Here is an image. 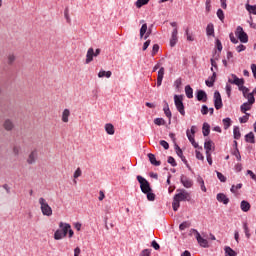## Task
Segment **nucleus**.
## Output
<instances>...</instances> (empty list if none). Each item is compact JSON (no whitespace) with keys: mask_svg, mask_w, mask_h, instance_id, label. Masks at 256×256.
Instances as JSON below:
<instances>
[{"mask_svg":"<svg viewBox=\"0 0 256 256\" xmlns=\"http://www.w3.org/2000/svg\"><path fill=\"white\" fill-rule=\"evenodd\" d=\"M197 183H199L201 191L207 193V188L205 187V180H203V177L198 176Z\"/></svg>","mask_w":256,"mask_h":256,"instance_id":"nucleus-26","label":"nucleus"},{"mask_svg":"<svg viewBox=\"0 0 256 256\" xmlns=\"http://www.w3.org/2000/svg\"><path fill=\"white\" fill-rule=\"evenodd\" d=\"M177 35H178V30L177 28H174L172 31L171 39H170V47H175L177 45V41L179 40L177 38Z\"/></svg>","mask_w":256,"mask_h":256,"instance_id":"nucleus-15","label":"nucleus"},{"mask_svg":"<svg viewBox=\"0 0 256 256\" xmlns=\"http://www.w3.org/2000/svg\"><path fill=\"white\" fill-rule=\"evenodd\" d=\"M145 33H147V23L142 24V26L140 28L141 39H143V37L145 36Z\"/></svg>","mask_w":256,"mask_h":256,"instance_id":"nucleus-43","label":"nucleus"},{"mask_svg":"<svg viewBox=\"0 0 256 256\" xmlns=\"http://www.w3.org/2000/svg\"><path fill=\"white\" fill-rule=\"evenodd\" d=\"M93 57H97L95 55V50L93 48H89L86 54L85 64L89 65V63L93 61Z\"/></svg>","mask_w":256,"mask_h":256,"instance_id":"nucleus-11","label":"nucleus"},{"mask_svg":"<svg viewBox=\"0 0 256 256\" xmlns=\"http://www.w3.org/2000/svg\"><path fill=\"white\" fill-rule=\"evenodd\" d=\"M201 113L202 115H207L209 113V107L207 105H202Z\"/></svg>","mask_w":256,"mask_h":256,"instance_id":"nucleus-61","label":"nucleus"},{"mask_svg":"<svg viewBox=\"0 0 256 256\" xmlns=\"http://www.w3.org/2000/svg\"><path fill=\"white\" fill-rule=\"evenodd\" d=\"M243 229H244V233H245L247 239H251V233L249 232V226L247 225L246 222L243 224Z\"/></svg>","mask_w":256,"mask_h":256,"instance_id":"nucleus-44","label":"nucleus"},{"mask_svg":"<svg viewBox=\"0 0 256 256\" xmlns=\"http://www.w3.org/2000/svg\"><path fill=\"white\" fill-rule=\"evenodd\" d=\"M105 131L108 135H115V126H113L111 123H108L105 125Z\"/></svg>","mask_w":256,"mask_h":256,"instance_id":"nucleus-24","label":"nucleus"},{"mask_svg":"<svg viewBox=\"0 0 256 256\" xmlns=\"http://www.w3.org/2000/svg\"><path fill=\"white\" fill-rule=\"evenodd\" d=\"M165 107L163 108L165 116L169 119V124H171V117H173V114L171 113V109H169V103L167 101H164Z\"/></svg>","mask_w":256,"mask_h":256,"instance_id":"nucleus-20","label":"nucleus"},{"mask_svg":"<svg viewBox=\"0 0 256 256\" xmlns=\"http://www.w3.org/2000/svg\"><path fill=\"white\" fill-rule=\"evenodd\" d=\"M210 63H211V71L212 73H215V71H219V66L217 65V62L215 61V59L211 58L210 59Z\"/></svg>","mask_w":256,"mask_h":256,"instance_id":"nucleus-40","label":"nucleus"},{"mask_svg":"<svg viewBox=\"0 0 256 256\" xmlns=\"http://www.w3.org/2000/svg\"><path fill=\"white\" fill-rule=\"evenodd\" d=\"M174 104L177 109V111L185 117V104H183V95H174Z\"/></svg>","mask_w":256,"mask_h":256,"instance_id":"nucleus-2","label":"nucleus"},{"mask_svg":"<svg viewBox=\"0 0 256 256\" xmlns=\"http://www.w3.org/2000/svg\"><path fill=\"white\" fill-rule=\"evenodd\" d=\"M240 111L242 113H247V111H251V104L249 102H245L240 106Z\"/></svg>","mask_w":256,"mask_h":256,"instance_id":"nucleus-31","label":"nucleus"},{"mask_svg":"<svg viewBox=\"0 0 256 256\" xmlns=\"http://www.w3.org/2000/svg\"><path fill=\"white\" fill-rule=\"evenodd\" d=\"M249 117H251V114L245 113L244 116L239 118L240 123H247V121H249Z\"/></svg>","mask_w":256,"mask_h":256,"instance_id":"nucleus-47","label":"nucleus"},{"mask_svg":"<svg viewBox=\"0 0 256 256\" xmlns=\"http://www.w3.org/2000/svg\"><path fill=\"white\" fill-rule=\"evenodd\" d=\"M234 139L239 140L241 139V131L239 130V126H235L233 129Z\"/></svg>","mask_w":256,"mask_h":256,"instance_id":"nucleus-37","label":"nucleus"},{"mask_svg":"<svg viewBox=\"0 0 256 256\" xmlns=\"http://www.w3.org/2000/svg\"><path fill=\"white\" fill-rule=\"evenodd\" d=\"M238 89H239V91H242L243 97H245V95H247V93H249V88L245 87L244 85L238 86Z\"/></svg>","mask_w":256,"mask_h":256,"instance_id":"nucleus-52","label":"nucleus"},{"mask_svg":"<svg viewBox=\"0 0 256 256\" xmlns=\"http://www.w3.org/2000/svg\"><path fill=\"white\" fill-rule=\"evenodd\" d=\"M232 155L236 157L237 161H241V152H239V148H236L233 152Z\"/></svg>","mask_w":256,"mask_h":256,"instance_id":"nucleus-51","label":"nucleus"},{"mask_svg":"<svg viewBox=\"0 0 256 256\" xmlns=\"http://www.w3.org/2000/svg\"><path fill=\"white\" fill-rule=\"evenodd\" d=\"M216 49L221 53L223 51V44L221 43V40L216 39Z\"/></svg>","mask_w":256,"mask_h":256,"instance_id":"nucleus-55","label":"nucleus"},{"mask_svg":"<svg viewBox=\"0 0 256 256\" xmlns=\"http://www.w3.org/2000/svg\"><path fill=\"white\" fill-rule=\"evenodd\" d=\"M157 53H159V44H154L152 48V57H154V55H157Z\"/></svg>","mask_w":256,"mask_h":256,"instance_id":"nucleus-58","label":"nucleus"},{"mask_svg":"<svg viewBox=\"0 0 256 256\" xmlns=\"http://www.w3.org/2000/svg\"><path fill=\"white\" fill-rule=\"evenodd\" d=\"M177 201H191V194L185 189H177V194L174 195Z\"/></svg>","mask_w":256,"mask_h":256,"instance_id":"nucleus-5","label":"nucleus"},{"mask_svg":"<svg viewBox=\"0 0 256 256\" xmlns=\"http://www.w3.org/2000/svg\"><path fill=\"white\" fill-rule=\"evenodd\" d=\"M217 178L219 179V181L221 183H227V177H225V175H223V173L219 172V171H215Z\"/></svg>","mask_w":256,"mask_h":256,"instance_id":"nucleus-41","label":"nucleus"},{"mask_svg":"<svg viewBox=\"0 0 256 256\" xmlns=\"http://www.w3.org/2000/svg\"><path fill=\"white\" fill-rule=\"evenodd\" d=\"M212 147H213V142L211 140H208L204 143V149L206 151V154L211 153Z\"/></svg>","mask_w":256,"mask_h":256,"instance_id":"nucleus-33","label":"nucleus"},{"mask_svg":"<svg viewBox=\"0 0 256 256\" xmlns=\"http://www.w3.org/2000/svg\"><path fill=\"white\" fill-rule=\"evenodd\" d=\"M222 123H223L225 130L229 129V127H231V123H232L231 118H224L222 120Z\"/></svg>","mask_w":256,"mask_h":256,"instance_id":"nucleus-42","label":"nucleus"},{"mask_svg":"<svg viewBox=\"0 0 256 256\" xmlns=\"http://www.w3.org/2000/svg\"><path fill=\"white\" fill-rule=\"evenodd\" d=\"M235 35L237 39H239L240 43H249V36L247 32L243 30V27L238 26L235 31Z\"/></svg>","mask_w":256,"mask_h":256,"instance_id":"nucleus-6","label":"nucleus"},{"mask_svg":"<svg viewBox=\"0 0 256 256\" xmlns=\"http://www.w3.org/2000/svg\"><path fill=\"white\" fill-rule=\"evenodd\" d=\"M206 35H208V37H212L215 35V27L213 26V23L207 25Z\"/></svg>","mask_w":256,"mask_h":256,"instance_id":"nucleus-23","label":"nucleus"},{"mask_svg":"<svg viewBox=\"0 0 256 256\" xmlns=\"http://www.w3.org/2000/svg\"><path fill=\"white\" fill-rule=\"evenodd\" d=\"M202 133L204 137H209V133H211V125L205 122L202 126Z\"/></svg>","mask_w":256,"mask_h":256,"instance_id":"nucleus-22","label":"nucleus"},{"mask_svg":"<svg viewBox=\"0 0 256 256\" xmlns=\"http://www.w3.org/2000/svg\"><path fill=\"white\" fill-rule=\"evenodd\" d=\"M150 1L151 0H137L135 2V6L137 7V9H141V7L148 5Z\"/></svg>","mask_w":256,"mask_h":256,"instance_id":"nucleus-32","label":"nucleus"},{"mask_svg":"<svg viewBox=\"0 0 256 256\" xmlns=\"http://www.w3.org/2000/svg\"><path fill=\"white\" fill-rule=\"evenodd\" d=\"M65 236H63V232L61 231V229H58L55 231L54 233V239L55 241H60V239H63Z\"/></svg>","mask_w":256,"mask_h":256,"instance_id":"nucleus-38","label":"nucleus"},{"mask_svg":"<svg viewBox=\"0 0 256 256\" xmlns=\"http://www.w3.org/2000/svg\"><path fill=\"white\" fill-rule=\"evenodd\" d=\"M245 99H248L249 105H253L255 103V95L251 92L248 94H245Z\"/></svg>","mask_w":256,"mask_h":256,"instance_id":"nucleus-34","label":"nucleus"},{"mask_svg":"<svg viewBox=\"0 0 256 256\" xmlns=\"http://www.w3.org/2000/svg\"><path fill=\"white\" fill-rule=\"evenodd\" d=\"M36 159H37V150L35 149L29 154L28 159H27V164L33 165V163H35Z\"/></svg>","mask_w":256,"mask_h":256,"instance_id":"nucleus-18","label":"nucleus"},{"mask_svg":"<svg viewBox=\"0 0 256 256\" xmlns=\"http://www.w3.org/2000/svg\"><path fill=\"white\" fill-rule=\"evenodd\" d=\"M111 75H113V73L111 71H105V70H100V72L98 73V77L100 79L103 77H106L107 79H109L111 77Z\"/></svg>","mask_w":256,"mask_h":256,"instance_id":"nucleus-30","label":"nucleus"},{"mask_svg":"<svg viewBox=\"0 0 256 256\" xmlns=\"http://www.w3.org/2000/svg\"><path fill=\"white\" fill-rule=\"evenodd\" d=\"M148 159L151 165H154V167H159V165H161V161H158L157 158L155 157V154L153 153L148 154Z\"/></svg>","mask_w":256,"mask_h":256,"instance_id":"nucleus-19","label":"nucleus"},{"mask_svg":"<svg viewBox=\"0 0 256 256\" xmlns=\"http://www.w3.org/2000/svg\"><path fill=\"white\" fill-rule=\"evenodd\" d=\"M246 11L252 15H256V5H250L249 3L246 4Z\"/></svg>","mask_w":256,"mask_h":256,"instance_id":"nucleus-35","label":"nucleus"},{"mask_svg":"<svg viewBox=\"0 0 256 256\" xmlns=\"http://www.w3.org/2000/svg\"><path fill=\"white\" fill-rule=\"evenodd\" d=\"M151 247H153V249H155V251H159V249H161V246L159 245V243H157V241L153 240L151 242Z\"/></svg>","mask_w":256,"mask_h":256,"instance_id":"nucleus-60","label":"nucleus"},{"mask_svg":"<svg viewBox=\"0 0 256 256\" xmlns=\"http://www.w3.org/2000/svg\"><path fill=\"white\" fill-rule=\"evenodd\" d=\"M144 195H146L148 201L155 200V193H153V191H148V192L144 193Z\"/></svg>","mask_w":256,"mask_h":256,"instance_id":"nucleus-46","label":"nucleus"},{"mask_svg":"<svg viewBox=\"0 0 256 256\" xmlns=\"http://www.w3.org/2000/svg\"><path fill=\"white\" fill-rule=\"evenodd\" d=\"M163 77H165V68L161 67L158 71V76H157V87H161L163 83Z\"/></svg>","mask_w":256,"mask_h":256,"instance_id":"nucleus-14","label":"nucleus"},{"mask_svg":"<svg viewBox=\"0 0 256 256\" xmlns=\"http://www.w3.org/2000/svg\"><path fill=\"white\" fill-rule=\"evenodd\" d=\"M81 175H82L81 168H77V169L75 170V172H74L73 177H74V179H79V177H81Z\"/></svg>","mask_w":256,"mask_h":256,"instance_id":"nucleus-59","label":"nucleus"},{"mask_svg":"<svg viewBox=\"0 0 256 256\" xmlns=\"http://www.w3.org/2000/svg\"><path fill=\"white\" fill-rule=\"evenodd\" d=\"M167 163H169L172 167H177V161H175L173 156L168 157Z\"/></svg>","mask_w":256,"mask_h":256,"instance_id":"nucleus-49","label":"nucleus"},{"mask_svg":"<svg viewBox=\"0 0 256 256\" xmlns=\"http://www.w3.org/2000/svg\"><path fill=\"white\" fill-rule=\"evenodd\" d=\"M245 141L246 143H255V134L253 132H249L245 135Z\"/></svg>","mask_w":256,"mask_h":256,"instance_id":"nucleus-29","label":"nucleus"},{"mask_svg":"<svg viewBox=\"0 0 256 256\" xmlns=\"http://www.w3.org/2000/svg\"><path fill=\"white\" fill-rule=\"evenodd\" d=\"M165 119H163V118H156V119H154V124L155 125H158V126H161V125H165Z\"/></svg>","mask_w":256,"mask_h":256,"instance_id":"nucleus-53","label":"nucleus"},{"mask_svg":"<svg viewBox=\"0 0 256 256\" xmlns=\"http://www.w3.org/2000/svg\"><path fill=\"white\" fill-rule=\"evenodd\" d=\"M139 256H151V249H144L140 252Z\"/></svg>","mask_w":256,"mask_h":256,"instance_id":"nucleus-56","label":"nucleus"},{"mask_svg":"<svg viewBox=\"0 0 256 256\" xmlns=\"http://www.w3.org/2000/svg\"><path fill=\"white\" fill-rule=\"evenodd\" d=\"M3 128L5 131H13L15 129V123L11 119H6L3 123Z\"/></svg>","mask_w":256,"mask_h":256,"instance_id":"nucleus-13","label":"nucleus"},{"mask_svg":"<svg viewBox=\"0 0 256 256\" xmlns=\"http://www.w3.org/2000/svg\"><path fill=\"white\" fill-rule=\"evenodd\" d=\"M240 209L244 213H247L251 210V204L247 200H242L241 203H240Z\"/></svg>","mask_w":256,"mask_h":256,"instance_id":"nucleus-17","label":"nucleus"},{"mask_svg":"<svg viewBox=\"0 0 256 256\" xmlns=\"http://www.w3.org/2000/svg\"><path fill=\"white\" fill-rule=\"evenodd\" d=\"M160 145H161V147H163V149H165V151H167L169 149V142L168 141L161 140Z\"/></svg>","mask_w":256,"mask_h":256,"instance_id":"nucleus-57","label":"nucleus"},{"mask_svg":"<svg viewBox=\"0 0 256 256\" xmlns=\"http://www.w3.org/2000/svg\"><path fill=\"white\" fill-rule=\"evenodd\" d=\"M191 227V223L189 221H184L179 225L180 231H185L186 229H189Z\"/></svg>","mask_w":256,"mask_h":256,"instance_id":"nucleus-39","label":"nucleus"},{"mask_svg":"<svg viewBox=\"0 0 256 256\" xmlns=\"http://www.w3.org/2000/svg\"><path fill=\"white\" fill-rule=\"evenodd\" d=\"M180 182L182 183L183 187H185L186 189H191V187H193V180H191L184 174L181 175Z\"/></svg>","mask_w":256,"mask_h":256,"instance_id":"nucleus-9","label":"nucleus"},{"mask_svg":"<svg viewBox=\"0 0 256 256\" xmlns=\"http://www.w3.org/2000/svg\"><path fill=\"white\" fill-rule=\"evenodd\" d=\"M136 179H137L138 183H140V189H141L142 193L145 194V193H149V191H153V189L151 188V184L143 176L138 175L136 177Z\"/></svg>","mask_w":256,"mask_h":256,"instance_id":"nucleus-4","label":"nucleus"},{"mask_svg":"<svg viewBox=\"0 0 256 256\" xmlns=\"http://www.w3.org/2000/svg\"><path fill=\"white\" fill-rule=\"evenodd\" d=\"M231 78L228 79V83L231 85H237V87H241V85H245V79L237 77L235 74H231Z\"/></svg>","mask_w":256,"mask_h":256,"instance_id":"nucleus-8","label":"nucleus"},{"mask_svg":"<svg viewBox=\"0 0 256 256\" xmlns=\"http://www.w3.org/2000/svg\"><path fill=\"white\" fill-rule=\"evenodd\" d=\"M224 251H225V256H237V252H235V250H233L229 246H225Z\"/></svg>","mask_w":256,"mask_h":256,"instance_id":"nucleus-28","label":"nucleus"},{"mask_svg":"<svg viewBox=\"0 0 256 256\" xmlns=\"http://www.w3.org/2000/svg\"><path fill=\"white\" fill-rule=\"evenodd\" d=\"M182 83L183 82H182L181 78H178L175 80L174 86L176 87V89H179L181 87Z\"/></svg>","mask_w":256,"mask_h":256,"instance_id":"nucleus-63","label":"nucleus"},{"mask_svg":"<svg viewBox=\"0 0 256 256\" xmlns=\"http://www.w3.org/2000/svg\"><path fill=\"white\" fill-rule=\"evenodd\" d=\"M15 59H16L15 55L9 54L7 58L8 65H13V63H15Z\"/></svg>","mask_w":256,"mask_h":256,"instance_id":"nucleus-50","label":"nucleus"},{"mask_svg":"<svg viewBox=\"0 0 256 256\" xmlns=\"http://www.w3.org/2000/svg\"><path fill=\"white\" fill-rule=\"evenodd\" d=\"M214 107L217 111L223 108V99L221 98V93L217 90L214 92Z\"/></svg>","mask_w":256,"mask_h":256,"instance_id":"nucleus-7","label":"nucleus"},{"mask_svg":"<svg viewBox=\"0 0 256 256\" xmlns=\"http://www.w3.org/2000/svg\"><path fill=\"white\" fill-rule=\"evenodd\" d=\"M186 135H187L188 141H190L193 148L199 149V144L195 142V136H192L189 130L186 131Z\"/></svg>","mask_w":256,"mask_h":256,"instance_id":"nucleus-21","label":"nucleus"},{"mask_svg":"<svg viewBox=\"0 0 256 256\" xmlns=\"http://www.w3.org/2000/svg\"><path fill=\"white\" fill-rule=\"evenodd\" d=\"M189 235H195L196 237V241L198 242V245H200V247H204V249H207V247H209V241H207V239L202 238L201 234L199 233V231H197V229H191Z\"/></svg>","mask_w":256,"mask_h":256,"instance_id":"nucleus-3","label":"nucleus"},{"mask_svg":"<svg viewBox=\"0 0 256 256\" xmlns=\"http://www.w3.org/2000/svg\"><path fill=\"white\" fill-rule=\"evenodd\" d=\"M71 115V111L69 109H64L62 113V121L63 123H69V117Z\"/></svg>","mask_w":256,"mask_h":256,"instance_id":"nucleus-25","label":"nucleus"},{"mask_svg":"<svg viewBox=\"0 0 256 256\" xmlns=\"http://www.w3.org/2000/svg\"><path fill=\"white\" fill-rule=\"evenodd\" d=\"M216 199L219 203H223V205H229V198L224 193H218Z\"/></svg>","mask_w":256,"mask_h":256,"instance_id":"nucleus-16","label":"nucleus"},{"mask_svg":"<svg viewBox=\"0 0 256 256\" xmlns=\"http://www.w3.org/2000/svg\"><path fill=\"white\" fill-rule=\"evenodd\" d=\"M39 204L42 215H45L46 217H51V215H53V209L51 208V206H49L45 198H39Z\"/></svg>","mask_w":256,"mask_h":256,"instance_id":"nucleus-1","label":"nucleus"},{"mask_svg":"<svg viewBox=\"0 0 256 256\" xmlns=\"http://www.w3.org/2000/svg\"><path fill=\"white\" fill-rule=\"evenodd\" d=\"M59 227L63 237H67V233H69V230L71 229V224L60 222Z\"/></svg>","mask_w":256,"mask_h":256,"instance_id":"nucleus-12","label":"nucleus"},{"mask_svg":"<svg viewBox=\"0 0 256 256\" xmlns=\"http://www.w3.org/2000/svg\"><path fill=\"white\" fill-rule=\"evenodd\" d=\"M196 99L202 103H207V92L205 90H197Z\"/></svg>","mask_w":256,"mask_h":256,"instance_id":"nucleus-10","label":"nucleus"},{"mask_svg":"<svg viewBox=\"0 0 256 256\" xmlns=\"http://www.w3.org/2000/svg\"><path fill=\"white\" fill-rule=\"evenodd\" d=\"M185 93L188 99H193V88L191 87V85L185 86Z\"/></svg>","mask_w":256,"mask_h":256,"instance_id":"nucleus-27","label":"nucleus"},{"mask_svg":"<svg viewBox=\"0 0 256 256\" xmlns=\"http://www.w3.org/2000/svg\"><path fill=\"white\" fill-rule=\"evenodd\" d=\"M243 184L239 183L236 186L232 185V187L230 188L231 193H237V189H242Z\"/></svg>","mask_w":256,"mask_h":256,"instance_id":"nucleus-48","label":"nucleus"},{"mask_svg":"<svg viewBox=\"0 0 256 256\" xmlns=\"http://www.w3.org/2000/svg\"><path fill=\"white\" fill-rule=\"evenodd\" d=\"M218 19H220V21H225V13L223 12V10L220 8L217 10L216 13Z\"/></svg>","mask_w":256,"mask_h":256,"instance_id":"nucleus-45","label":"nucleus"},{"mask_svg":"<svg viewBox=\"0 0 256 256\" xmlns=\"http://www.w3.org/2000/svg\"><path fill=\"white\" fill-rule=\"evenodd\" d=\"M64 17L67 21V23H71V18L69 17V7H66L64 10Z\"/></svg>","mask_w":256,"mask_h":256,"instance_id":"nucleus-54","label":"nucleus"},{"mask_svg":"<svg viewBox=\"0 0 256 256\" xmlns=\"http://www.w3.org/2000/svg\"><path fill=\"white\" fill-rule=\"evenodd\" d=\"M251 69H252L254 79H256V64H251Z\"/></svg>","mask_w":256,"mask_h":256,"instance_id":"nucleus-64","label":"nucleus"},{"mask_svg":"<svg viewBox=\"0 0 256 256\" xmlns=\"http://www.w3.org/2000/svg\"><path fill=\"white\" fill-rule=\"evenodd\" d=\"M179 207H181V202L175 199V197H173V202H172L173 211H179Z\"/></svg>","mask_w":256,"mask_h":256,"instance_id":"nucleus-36","label":"nucleus"},{"mask_svg":"<svg viewBox=\"0 0 256 256\" xmlns=\"http://www.w3.org/2000/svg\"><path fill=\"white\" fill-rule=\"evenodd\" d=\"M196 159H198L199 161H205V156H203L201 152L196 150Z\"/></svg>","mask_w":256,"mask_h":256,"instance_id":"nucleus-62","label":"nucleus"}]
</instances>
